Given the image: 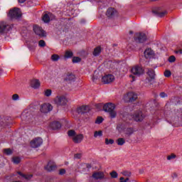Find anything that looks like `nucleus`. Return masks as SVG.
<instances>
[{"label":"nucleus","instance_id":"obj_1","mask_svg":"<svg viewBox=\"0 0 182 182\" xmlns=\"http://www.w3.org/2000/svg\"><path fill=\"white\" fill-rule=\"evenodd\" d=\"M114 109H116V105L111 102H108L103 106L104 112L109 113L111 119H115L116 116H117V112Z\"/></svg>","mask_w":182,"mask_h":182},{"label":"nucleus","instance_id":"obj_2","mask_svg":"<svg viewBox=\"0 0 182 182\" xmlns=\"http://www.w3.org/2000/svg\"><path fill=\"white\" fill-rule=\"evenodd\" d=\"M14 28L13 25H9L6 21H0V35H4V33H8Z\"/></svg>","mask_w":182,"mask_h":182},{"label":"nucleus","instance_id":"obj_3","mask_svg":"<svg viewBox=\"0 0 182 182\" xmlns=\"http://www.w3.org/2000/svg\"><path fill=\"white\" fill-rule=\"evenodd\" d=\"M8 16L11 19H19V18L22 16V14L19 11V9L14 8L13 9L9 10Z\"/></svg>","mask_w":182,"mask_h":182},{"label":"nucleus","instance_id":"obj_4","mask_svg":"<svg viewBox=\"0 0 182 182\" xmlns=\"http://www.w3.org/2000/svg\"><path fill=\"white\" fill-rule=\"evenodd\" d=\"M54 103L57 106H65V105H68V99L65 96H57L54 99Z\"/></svg>","mask_w":182,"mask_h":182},{"label":"nucleus","instance_id":"obj_5","mask_svg":"<svg viewBox=\"0 0 182 182\" xmlns=\"http://www.w3.org/2000/svg\"><path fill=\"white\" fill-rule=\"evenodd\" d=\"M131 72L135 76H141L144 75V68L140 65H135L132 68Z\"/></svg>","mask_w":182,"mask_h":182},{"label":"nucleus","instance_id":"obj_6","mask_svg":"<svg viewBox=\"0 0 182 182\" xmlns=\"http://www.w3.org/2000/svg\"><path fill=\"white\" fill-rule=\"evenodd\" d=\"M43 143V140L42 138L37 137L33 139L30 142V146L33 147V149H38V147H40V146H42V144Z\"/></svg>","mask_w":182,"mask_h":182},{"label":"nucleus","instance_id":"obj_7","mask_svg":"<svg viewBox=\"0 0 182 182\" xmlns=\"http://www.w3.org/2000/svg\"><path fill=\"white\" fill-rule=\"evenodd\" d=\"M145 116L143 114V112L140 110L136 111L132 115V118L135 122H143Z\"/></svg>","mask_w":182,"mask_h":182},{"label":"nucleus","instance_id":"obj_8","mask_svg":"<svg viewBox=\"0 0 182 182\" xmlns=\"http://www.w3.org/2000/svg\"><path fill=\"white\" fill-rule=\"evenodd\" d=\"M134 41L137 43H144V42H146V41H147V36H146V34L143 33H137L136 35V37L134 38Z\"/></svg>","mask_w":182,"mask_h":182},{"label":"nucleus","instance_id":"obj_9","mask_svg":"<svg viewBox=\"0 0 182 182\" xmlns=\"http://www.w3.org/2000/svg\"><path fill=\"white\" fill-rule=\"evenodd\" d=\"M33 31H34L36 35H38V36H39L40 38H43V37L46 36V33L45 32V31H43V29H42V28H41L38 26H33Z\"/></svg>","mask_w":182,"mask_h":182},{"label":"nucleus","instance_id":"obj_10","mask_svg":"<svg viewBox=\"0 0 182 182\" xmlns=\"http://www.w3.org/2000/svg\"><path fill=\"white\" fill-rule=\"evenodd\" d=\"M114 81V76L113 75H107L102 77V82L104 85H109Z\"/></svg>","mask_w":182,"mask_h":182},{"label":"nucleus","instance_id":"obj_11","mask_svg":"<svg viewBox=\"0 0 182 182\" xmlns=\"http://www.w3.org/2000/svg\"><path fill=\"white\" fill-rule=\"evenodd\" d=\"M56 168H58V166H56V164L52 161H50L47 166H45V170H46V171H55V170H56Z\"/></svg>","mask_w":182,"mask_h":182},{"label":"nucleus","instance_id":"obj_12","mask_svg":"<svg viewBox=\"0 0 182 182\" xmlns=\"http://www.w3.org/2000/svg\"><path fill=\"white\" fill-rule=\"evenodd\" d=\"M125 99L127 102L132 103L137 100V95L134 92H128L127 95H125Z\"/></svg>","mask_w":182,"mask_h":182},{"label":"nucleus","instance_id":"obj_13","mask_svg":"<svg viewBox=\"0 0 182 182\" xmlns=\"http://www.w3.org/2000/svg\"><path fill=\"white\" fill-rule=\"evenodd\" d=\"M52 109H53V107H52V105L50 104H43V105H41V113H49V112H50V110H52Z\"/></svg>","mask_w":182,"mask_h":182},{"label":"nucleus","instance_id":"obj_14","mask_svg":"<svg viewBox=\"0 0 182 182\" xmlns=\"http://www.w3.org/2000/svg\"><path fill=\"white\" fill-rule=\"evenodd\" d=\"M90 110V108L87 105H82L77 108V113L78 114H84V113H87Z\"/></svg>","mask_w":182,"mask_h":182},{"label":"nucleus","instance_id":"obj_15","mask_svg":"<svg viewBox=\"0 0 182 182\" xmlns=\"http://www.w3.org/2000/svg\"><path fill=\"white\" fill-rule=\"evenodd\" d=\"M106 15L108 18H114V16H117V11L114 8L110 7L107 10Z\"/></svg>","mask_w":182,"mask_h":182},{"label":"nucleus","instance_id":"obj_16","mask_svg":"<svg viewBox=\"0 0 182 182\" xmlns=\"http://www.w3.org/2000/svg\"><path fill=\"white\" fill-rule=\"evenodd\" d=\"M92 178L95 180H103L105 178V173L102 171H96L92 173Z\"/></svg>","mask_w":182,"mask_h":182},{"label":"nucleus","instance_id":"obj_17","mask_svg":"<svg viewBox=\"0 0 182 182\" xmlns=\"http://www.w3.org/2000/svg\"><path fill=\"white\" fill-rule=\"evenodd\" d=\"M144 55L146 59H150L151 58H153V56H154V51H153L151 48H146L144 50Z\"/></svg>","mask_w":182,"mask_h":182},{"label":"nucleus","instance_id":"obj_18","mask_svg":"<svg viewBox=\"0 0 182 182\" xmlns=\"http://www.w3.org/2000/svg\"><path fill=\"white\" fill-rule=\"evenodd\" d=\"M76 79L75 75L70 73H68L65 77H64L65 82H73Z\"/></svg>","mask_w":182,"mask_h":182},{"label":"nucleus","instance_id":"obj_19","mask_svg":"<svg viewBox=\"0 0 182 182\" xmlns=\"http://www.w3.org/2000/svg\"><path fill=\"white\" fill-rule=\"evenodd\" d=\"M147 75L150 77V78H146L148 81L151 82V80H154V77H156V73L154 72V70L153 69L148 70Z\"/></svg>","mask_w":182,"mask_h":182},{"label":"nucleus","instance_id":"obj_20","mask_svg":"<svg viewBox=\"0 0 182 182\" xmlns=\"http://www.w3.org/2000/svg\"><path fill=\"white\" fill-rule=\"evenodd\" d=\"M50 127L52 130H58L62 127V124L59 122H53L50 124Z\"/></svg>","mask_w":182,"mask_h":182},{"label":"nucleus","instance_id":"obj_21","mask_svg":"<svg viewBox=\"0 0 182 182\" xmlns=\"http://www.w3.org/2000/svg\"><path fill=\"white\" fill-rule=\"evenodd\" d=\"M31 87H33V89H38L41 86V82L39 80H32L31 82Z\"/></svg>","mask_w":182,"mask_h":182},{"label":"nucleus","instance_id":"obj_22","mask_svg":"<svg viewBox=\"0 0 182 182\" xmlns=\"http://www.w3.org/2000/svg\"><path fill=\"white\" fill-rule=\"evenodd\" d=\"M124 133L127 137H130V136H132V134L134 133V129H133L132 127H128L124 129Z\"/></svg>","mask_w":182,"mask_h":182},{"label":"nucleus","instance_id":"obj_23","mask_svg":"<svg viewBox=\"0 0 182 182\" xmlns=\"http://www.w3.org/2000/svg\"><path fill=\"white\" fill-rule=\"evenodd\" d=\"M82 140H83V134H78L73 138V141L76 144L81 143Z\"/></svg>","mask_w":182,"mask_h":182},{"label":"nucleus","instance_id":"obj_24","mask_svg":"<svg viewBox=\"0 0 182 182\" xmlns=\"http://www.w3.org/2000/svg\"><path fill=\"white\" fill-rule=\"evenodd\" d=\"M50 16H52V14L50 13H48V14H44L43 16V22H45L46 23H48V22L50 21Z\"/></svg>","mask_w":182,"mask_h":182},{"label":"nucleus","instance_id":"obj_25","mask_svg":"<svg viewBox=\"0 0 182 182\" xmlns=\"http://www.w3.org/2000/svg\"><path fill=\"white\" fill-rule=\"evenodd\" d=\"M101 53H102V48L100 46H97L94 49L92 55L93 56H99V55H100Z\"/></svg>","mask_w":182,"mask_h":182},{"label":"nucleus","instance_id":"obj_26","mask_svg":"<svg viewBox=\"0 0 182 182\" xmlns=\"http://www.w3.org/2000/svg\"><path fill=\"white\" fill-rule=\"evenodd\" d=\"M153 14H154V15H156V16H159V18H163V16L167 15V11L159 12L153 11Z\"/></svg>","mask_w":182,"mask_h":182},{"label":"nucleus","instance_id":"obj_27","mask_svg":"<svg viewBox=\"0 0 182 182\" xmlns=\"http://www.w3.org/2000/svg\"><path fill=\"white\" fill-rule=\"evenodd\" d=\"M64 58L65 59H70V58H73V52H72V50H66Z\"/></svg>","mask_w":182,"mask_h":182},{"label":"nucleus","instance_id":"obj_28","mask_svg":"<svg viewBox=\"0 0 182 182\" xmlns=\"http://www.w3.org/2000/svg\"><path fill=\"white\" fill-rule=\"evenodd\" d=\"M18 174H19V176H21V177H23V178H26V180H31V178H32L33 175L30 174V175H25L23 173H22V172H18Z\"/></svg>","mask_w":182,"mask_h":182},{"label":"nucleus","instance_id":"obj_29","mask_svg":"<svg viewBox=\"0 0 182 182\" xmlns=\"http://www.w3.org/2000/svg\"><path fill=\"white\" fill-rule=\"evenodd\" d=\"M59 59H60V57L58 54H53L51 55V60H53V62H58Z\"/></svg>","mask_w":182,"mask_h":182},{"label":"nucleus","instance_id":"obj_30","mask_svg":"<svg viewBox=\"0 0 182 182\" xmlns=\"http://www.w3.org/2000/svg\"><path fill=\"white\" fill-rule=\"evenodd\" d=\"M124 143H126V140H124V138H119L117 140V144H118V146H123V144H124Z\"/></svg>","mask_w":182,"mask_h":182},{"label":"nucleus","instance_id":"obj_31","mask_svg":"<svg viewBox=\"0 0 182 182\" xmlns=\"http://www.w3.org/2000/svg\"><path fill=\"white\" fill-rule=\"evenodd\" d=\"M103 136V132L102 131H96L94 132V137H102Z\"/></svg>","mask_w":182,"mask_h":182},{"label":"nucleus","instance_id":"obj_32","mask_svg":"<svg viewBox=\"0 0 182 182\" xmlns=\"http://www.w3.org/2000/svg\"><path fill=\"white\" fill-rule=\"evenodd\" d=\"M12 161L14 164H19V163H21V158L15 156L13 158Z\"/></svg>","mask_w":182,"mask_h":182},{"label":"nucleus","instance_id":"obj_33","mask_svg":"<svg viewBox=\"0 0 182 182\" xmlns=\"http://www.w3.org/2000/svg\"><path fill=\"white\" fill-rule=\"evenodd\" d=\"M82 62V58L80 57H73V63H79Z\"/></svg>","mask_w":182,"mask_h":182},{"label":"nucleus","instance_id":"obj_34","mask_svg":"<svg viewBox=\"0 0 182 182\" xmlns=\"http://www.w3.org/2000/svg\"><path fill=\"white\" fill-rule=\"evenodd\" d=\"M177 158V155H176L174 153L171 154L170 155H168L166 159L167 160L170 161V160H173L174 159Z\"/></svg>","mask_w":182,"mask_h":182},{"label":"nucleus","instance_id":"obj_35","mask_svg":"<svg viewBox=\"0 0 182 182\" xmlns=\"http://www.w3.org/2000/svg\"><path fill=\"white\" fill-rule=\"evenodd\" d=\"M4 153L6 154V156H11L12 154V149H4Z\"/></svg>","mask_w":182,"mask_h":182},{"label":"nucleus","instance_id":"obj_36","mask_svg":"<svg viewBox=\"0 0 182 182\" xmlns=\"http://www.w3.org/2000/svg\"><path fill=\"white\" fill-rule=\"evenodd\" d=\"M38 46H40L41 48H45V46H46V43L45 42V41L41 40L38 42Z\"/></svg>","mask_w":182,"mask_h":182},{"label":"nucleus","instance_id":"obj_37","mask_svg":"<svg viewBox=\"0 0 182 182\" xmlns=\"http://www.w3.org/2000/svg\"><path fill=\"white\" fill-rule=\"evenodd\" d=\"M164 75L165 77H170V76H171V71L166 70L164 73Z\"/></svg>","mask_w":182,"mask_h":182},{"label":"nucleus","instance_id":"obj_38","mask_svg":"<svg viewBox=\"0 0 182 182\" xmlns=\"http://www.w3.org/2000/svg\"><path fill=\"white\" fill-rule=\"evenodd\" d=\"M102 122H103V117H98L95 120V123L97 124H100V123H102Z\"/></svg>","mask_w":182,"mask_h":182},{"label":"nucleus","instance_id":"obj_39","mask_svg":"<svg viewBox=\"0 0 182 182\" xmlns=\"http://www.w3.org/2000/svg\"><path fill=\"white\" fill-rule=\"evenodd\" d=\"M113 143H114V140L109 139L107 138L105 139V144H107V145L113 144Z\"/></svg>","mask_w":182,"mask_h":182},{"label":"nucleus","instance_id":"obj_40","mask_svg":"<svg viewBox=\"0 0 182 182\" xmlns=\"http://www.w3.org/2000/svg\"><path fill=\"white\" fill-rule=\"evenodd\" d=\"M109 174L112 178H117L118 174L117 172H116L115 171H112Z\"/></svg>","mask_w":182,"mask_h":182},{"label":"nucleus","instance_id":"obj_41","mask_svg":"<svg viewBox=\"0 0 182 182\" xmlns=\"http://www.w3.org/2000/svg\"><path fill=\"white\" fill-rule=\"evenodd\" d=\"M45 96H46L47 97H49V96H50V95H52V90H46L45 91V93H44Z\"/></svg>","mask_w":182,"mask_h":182},{"label":"nucleus","instance_id":"obj_42","mask_svg":"<svg viewBox=\"0 0 182 182\" xmlns=\"http://www.w3.org/2000/svg\"><path fill=\"white\" fill-rule=\"evenodd\" d=\"M68 134L70 137H72V136H75V134H76V132H75V130H69L68 132Z\"/></svg>","mask_w":182,"mask_h":182},{"label":"nucleus","instance_id":"obj_43","mask_svg":"<svg viewBox=\"0 0 182 182\" xmlns=\"http://www.w3.org/2000/svg\"><path fill=\"white\" fill-rule=\"evenodd\" d=\"M168 62H170L171 63H173V62H176V57L174 55H171L168 58Z\"/></svg>","mask_w":182,"mask_h":182},{"label":"nucleus","instance_id":"obj_44","mask_svg":"<svg viewBox=\"0 0 182 182\" xmlns=\"http://www.w3.org/2000/svg\"><path fill=\"white\" fill-rule=\"evenodd\" d=\"M12 99L14 100H19V95L18 94H14L12 96Z\"/></svg>","mask_w":182,"mask_h":182},{"label":"nucleus","instance_id":"obj_45","mask_svg":"<svg viewBox=\"0 0 182 182\" xmlns=\"http://www.w3.org/2000/svg\"><path fill=\"white\" fill-rule=\"evenodd\" d=\"M65 173H66V170L63 168L60 169L59 171L60 176H63V174H65Z\"/></svg>","mask_w":182,"mask_h":182},{"label":"nucleus","instance_id":"obj_46","mask_svg":"<svg viewBox=\"0 0 182 182\" xmlns=\"http://www.w3.org/2000/svg\"><path fill=\"white\" fill-rule=\"evenodd\" d=\"M129 178H127L126 179H124V177H121L119 178L120 182H129Z\"/></svg>","mask_w":182,"mask_h":182},{"label":"nucleus","instance_id":"obj_47","mask_svg":"<svg viewBox=\"0 0 182 182\" xmlns=\"http://www.w3.org/2000/svg\"><path fill=\"white\" fill-rule=\"evenodd\" d=\"M75 159H82V154H76L74 155Z\"/></svg>","mask_w":182,"mask_h":182},{"label":"nucleus","instance_id":"obj_48","mask_svg":"<svg viewBox=\"0 0 182 182\" xmlns=\"http://www.w3.org/2000/svg\"><path fill=\"white\" fill-rule=\"evenodd\" d=\"M159 96L161 97H167V94H166L165 92H161Z\"/></svg>","mask_w":182,"mask_h":182},{"label":"nucleus","instance_id":"obj_49","mask_svg":"<svg viewBox=\"0 0 182 182\" xmlns=\"http://www.w3.org/2000/svg\"><path fill=\"white\" fill-rule=\"evenodd\" d=\"M129 77H132V80L131 82H134L136 80V77L133 75H130Z\"/></svg>","mask_w":182,"mask_h":182},{"label":"nucleus","instance_id":"obj_50","mask_svg":"<svg viewBox=\"0 0 182 182\" xmlns=\"http://www.w3.org/2000/svg\"><path fill=\"white\" fill-rule=\"evenodd\" d=\"M175 53H179V55H182V50L180 49V50H176Z\"/></svg>","mask_w":182,"mask_h":182},{"label":"nucleus","instance_id":"obj_51","mask_svg":"<svg viewBox=\"0 0 182 182\" xmlns=\"http://www.w3.org/2000/svg\"><path fill=\"white\" fill-rule=\"evenodd\" d=\"M85 166L87 168H92V165L90 164H85Z\"/></svg>","mask_w":182,"mask_h":182},{"label":"nucleus","instance_id":"obj_52","mask_svg":"<svg viewBox=\"0 0 182 182\" xmlns=\"http://www.w3.org/2000/svg\"><path fill=\"white\" fill-rule=\"evenodd\" d=\"M4 126V119L0 118V127Z\"/></svg>","mask_w":182,"mask_h":182},{"label":"nucleus","instance_id":"obj_53","mask_svg":"<svg viewBox=\"0 0 182 182\" xmlns=\"http://www.w3.org/2000/svg\"><path fill=\"white\" fill-rule=\"evenodd\" d=\"M26 0H18L19 4H23Z\"/></svg>","mask_w":182,"mask_h":182},{"label":"nucleus","instance_id":"obj_54","mask_svg":"<svg viewBox=\"0 0 182 182\" xmlns=\"http://www.w3.org/2000/svg\"><path fill=\"white\" fill-rule=\"evenodd\" d=\"M173 177H175V178L178 177V175L176 173H173Z\"/></svg>","mask_w":182,"mask_h":182},{"label":"nucleus","instance_id":"obj_55","mask_svg":"<svg viewBox=\"0 0 182 182\" xmlns=\"http://www.w3.org/2000/svg\"><path fill=\"white\" fill-rule=\"evenodd\" d=\"M123 174L124 176H129V174H127V172H124Z\"/></svg>","mask_w":182,"mask_h":182},{"label":"nucleus","instance_id":"obj_56","mask_svg":"<svg viewBox=\"0 0 182 182\" xmlns=\"http://www.w3.org/2000/svg\"><path fill=\"white\" fill-rule=\"evenodd\" d=\"M149 1H151V2H154V1H156L157 0H149Z\"/></svg>","mask_w":182,"mask_h":182},{"label":"nucleus","instance_id":"obj_57","mask_svg":"<svg viewBox=\"0 0 182 182\" xmlns=\"http://www.w3.org/2000/svg\"><path fill=\"white\" fill-rule=\"evenodd\" d=\"M99 106H100V105H96L97 107H99Z\"/></svg>","mask_w":182,"mask_h":182},{"label":"nucleus","instance_id":"obj_58","mask_svg":"<svg viewBox=\"0 0 182 182\" xmlns=\"http://www.w3.org/2000/svg\"><path fill=\"white\" fill-rule=\"evenodd\" d=\"M129 33L132 34V33H133V31H129Z\"/></svg>","mask_w":182,"mask_h":182}]
</instances>
